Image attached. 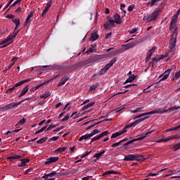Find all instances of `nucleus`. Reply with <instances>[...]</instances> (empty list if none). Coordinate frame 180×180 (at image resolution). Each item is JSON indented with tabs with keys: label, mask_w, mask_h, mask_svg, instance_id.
<instances>
[{
	"label": "nucleus",
	"mask_w": 180,
	"mask_h": 180,
	"mask_svg": "<svg viewBox=\"0 0 180 180\" xmlns=\"http://www.w3.org/2000/svg\"><path fill=\"white\" fill-rule=\"evenodd\" d=\"M144 155L140 154H131L124 156V161H145Z\"/></svg>",
	"instance_id": "nucleus-1"
},
{
	"label": "nucleus",
	"mask_w": 180,
	"mask_h": 180,
	"mask_svg": "<svg viewBox=\"0 0 180 180\" xmlns=\"http://www.w3.org/2000/svg\"><path fill=\"white\" fill-rule=\"evenodd\" d=\"M64 70V68L63 65H44L43 66V70L44 71H50V70H56L59 71V72H61Z\"/></svg>",
	"instance_id": "nucleus-2"
},
{
	"label": "nucleus",
	"mask_w": 180,
	"mask_h": 180,
	"mask_svg": "<svg viewBox=\"0 0 180 180\" xmlns=\"http://www.w3.org/2000/svg\"><path fill=\"white\" fill-rule=\"evenodd\" d=\"M172 71V69H168L166 70L163 75H161L158 79H160L158 82L155 84H160V82H162V81H165V79H167L168 77H169V74H171V72Z\"/></svg>",
	"instance_id": "nucleus-3"
},
{
	"label": "nucleus",
	"mask_w": 180,
	"mask_h": 180,
	"mask_svg": "<svg viewBox=\"0 0 180 180\" xmlns=\"http://www.w3.org/2000/svg\"><path fill=\"white\" fill-rule=\"evenodd\" d=\"M177 37H178V32L176 31V28L173 32L172 34L171 35V39L169 42L170 46H176Z\"/></svg>",
	"instance_id": "nucleus-4"
},
{
	"label": "nucleus",
	"mask_w": 180,
	"mask_h": 180,
	"mask_svg": "<svg viewBox=\"0 0 180 180\" xmlns=\"http://www.w3.org/2000/svg\"><path fill=\"white\" fill-rule=\"evenodd\" d=\"M24 101H21L18 103H11L9 104L6 105L4 107V110H10V109H15V108H18L20 103H23Z\"/></svg>",
	"instance_id": "nucleus-5"
},
{
	"label": "nucleus",
	"mask_w": 180,
	"mask_h": 180,
	"mask_svg": "<svg viewBox=\"0 0 180 180\" xmlns=\"http://www.w3.org/2000/svg\"><path fill=\"white\" fill-rule=\"evenodd\" d=\"M58 160H60L59 157H50L49 158L47 159V161L44 162V165H50V164L57 162Z\"/></svg>",
	"instance_id": "nucleus-6"
},
{
	"label": "nucleus",
	"mask_w": 180,
	"mask_h": 180,
	"mask_svg": "<svg viewBox=\"0 0 180 180\" xmlns=\"http://www.w3.org/2000/svg\"><path fill=\"white\" fill-rule=\"evenodd\" d=\"M70 78H71V75H65L63 77L60 79V82L58 84V86H61L63 85H65V82H67V81H68Z\"/></svg>",
	"instance_id": "nucleus-7"
},
{
	"label": "nucleus",
	"mask_w": 180,
	"mask_h": 180,
	"mask_svg": "<svg viewBox=\"0 0 180 180\" xmlns=\"http://www.w3.org/2000/svg\"><path fill=\"white\" fill-rule=\"evenodd\" d=\"M15 36H18V32L13 31V34L8 35L6 39H4L3 43H6V41H13V39H15Z\"/></svg>",
	"instance_id": "nucleus-8"
},
{
	"label": "nucleus",
	"mask_w": 180,
	"mask_h": 180,
	"mask_svg": "<svg viewBox=\"0 0 180 180\" xmlns=\"http://www.w3.org/2000/svg\"><path fill=\"white\" fill-rule=\"evenodd\" d=\"M158 16H160V10L154 11V12L150 15V19L152 22L157 20Z\"/></svg>",
	"instance_id": "nucleus-9"
},
{
	"label": "nucleus",
	"mask_w": 180,
	"mask_h": 180,
	"mask_svg": "<svg viewBox=\"0 0 180 180\" xmlns=\"http://www.w3.org/2000/svg\"><path fill=\"white\" fill-rule=\"evenodd\" d=\"M33 18V11H30V14L27 15L26 20L24 23V26H29L30 22H32V18Z\"/></svg>",
	"instance_id": "nucleus-10"
},
{
	"label": "nucleus",
	"mask_w": 180,
	"mask_h": 180,
	"mask_svg": "<svg viewBox=\"0 0 180 180\" xmlns=\"http://www.w3.org/2000/svg\"><path fill=\"white\" fill-rule=\"evenodd\" d=\"M20 161H21V163L18 165L19 168H22V167H26V164L28 162H30V159L25 158V159H20Z\"/></svg>",
	"instance_id": "nucleus-11"
},
{
	"label": "nucleus",
	"mask_w": 180,
	"mask_h": 180,
	"mask_svg": "<svg viewBox=\"0 0 180 180\" xmlns=\"http://www.w3.org/2000/svg\"><path fill=\"white\" fill-rule=\"evenodd\" d=\"M109 69L108 68V67L105 65L104 68H103L97 74H95L93 75L94 78H95V77H96V75H103V74H105V72H108V70Z\"/></svg>",
	"instance_id": "nucleus-12"
},
{
	"label": "nucleus",
	"mask_w": 180,
	"mask_h": 180,
	"mask_svg": "<svg viewBox=\"0 0 180 180\" xmlns=\"http://www.w3.org/2000/svg\"><path fill=\"white\" fill-rule=\"evenodd\" d=\"M155 113H157L156 110H153V111H150L149 112H145V113H142L136 117H134V120H136V119H139L140 117H143V116H147V115H155Z\"/></svg>",
	"instance_id": "nucleus-13"
},
{
	"label": "nucleus",
	"mask_w": 180,
	"mask_h": 180,
	"mask_svg": "<svg viewBox=\"0 0 180 180\" xmlns=\"http://www.w3.org/2000/svg\"><path fill=\"white\" fill-rule=\"evenodd\" d=\"M114 22L117 23V25H122V19L120 18V15L117 13L114 14Z\"/></svg>",
	"instance_id": "nucleus-14"
},
{
	"label": "nucleus",
	"mask_w": 180,
	"mask_h": 180,
	"mask_svg": "<svg viewBox=\"0 0 180 180\" xmlns=\"http://www.w3.org/2000/svg\"><path fill=\"white\" fill-rule=\"evenodd\" d=\"M136 44V42L129 43L122 45V47H124V50H129V49H133V47H135Z\"/></svg>",
	"instance_id": "nucleus-15"
},
{
	"label": "nucleus",
	"mask_w": 180,
	"mask_h": 180,
	"mask_svg": "<svg viewBox=\"0 0 180 180\" xmlns=\"http://www.w3.org/2000/svg\"><path fill=\"white\" fill-rule=\"evenodd\" d=\"M27 91H29V85H27L22 89L20 94L18 96V98H22V96H25V94H27Z\"/></svg>",
	"instance_id": "nucleus-16"
},
{
	"label": "nucleus",
	"mask_w": 180,
	"mask_h": 180,
	"mask_svg": "<svg viewBox=\"0 0 180 180\" xmlns=\"http://www.w3.org/2000/svg\"><path fill=\"white\" fill-rule=\"evenodd\" d=\"M144 139H146V136H141V137H139L136 139H134L127 142V144H128V146H129V144H132V143H134L135 141H140V140H144Z\"/></svg>",
	"instance_id": "nucleus-17"
},
{
	"label": "nucleus",
	"mask_w": 180,
	"mask_h": 180,
	"mask_svg": "<svg viewBox=\"0 0 180 180\" xmlns=\"http://www.w3.org/2000/svg\"><path fill=\"white\" fill-rule=\"evenodd\" d=\"M11 43H13V41H9L4 43V40H3L0 41V46H1L0 49H5V47H8V46H9V44H11ZM2 44L4 45L2 46Z\"/></svg>",
	"instance_id": "nucleus-18"
},
{
	"label": "nucleus",
	"mask_w": 180,
	"mask_h": 180,
	"mask_svg": "<svg viewBox=\"0 0 180 180\" xmlns=\"http://www.w3.org/2000/svg\"><path fill=\"white\" fill-rule=\"evenodd\" d=\"M146 119H148V117H144L143 118H140L139 120H136V121H134L132 123V126H137V124H139V123H140L141 122H144V120H146Z\"/></svg>",
	"instance_id": "nucleus-19"
},
{
	"label": "nucleus",
	"mask_w": 180,
	"mask_h": 180,
	"mask_svg": "<svg viewBox=\"0 0 180 180\" xmlns=\"http://www.w3.org/2000/svg\"><path fill=\"white\" fill-rule=\"evenodd\" d=\"M175 47L176 46L174 45H169V54H171V56H174V54H175Z\"/></svg>",
	"instance_id": "nucleus-20"
},
{
	"label": "nucleus",
	"mask_w": 180,
	"mask_h": 180,
	"mask_svg": "<svg viewBox=\"0 0 180 180\" xmlns=\"http://www.w3.org/2000/svg\"><path fill=\"white\" fill-rule=\"evenodd\" d=\"M18 86H20L19 83H16L13 87L6 90V94H11L13 91H15L18 88Z\"/></svg>",
	"instance_id": "nucleus-21"
},
{
	"label": "nucleus",
	"mask_w": 180,
	"mask_h": 180,
	"mask_svg": "<svg viewBox=\"0 0 180 180\" xmlns=\"http://www.w3.org/2000/svg\"><path fill=\"white\" fill-rule=\"evenodd\" d=\"M155 47L153 46L151 49H150L146 54V58H151V56H153V54L154 53V52L155 51Z\"/></svg>",
	"instance_id": "nucleus-22"
},
{
	"label": "nucleus",
	"mask_w": 180,
	"mask_h": 180,
	"mask_svg": "<svg viewBox=\"0 0 180 180\" xmlns=\"http://www.w3.org/2000/svg\"><path fill=\"white\" fill-rule=\"evenodd\" d=\"M54 175H57V172H52L51 173H49L48 174H44V176H42L44 179H49V178H51L54 176Z\"/></svg>",
	"instance_id": "nucleus-23"
},
{
	"label": "nucleus",
	"mask_w": 180,
	"mask_h": 180,
	"mask_svg": "<svg viewBox=\"0 0 180 180\" xmlns=\"http://www.w3.org/2000/svg\"><path fill=\"white\" fill-rule=\"evenodd\" d=\"M136 79V75H131L128 79L124 82V84H129V82H133Z\"/></svg>",
	"instance_id": "nucleus-24"
},
{
	"label": "nucleus",
	"mask_w": 180,
	"mask_h": 180,
	"mask_svg": "<svg viewBox=\"0 0 180 180\" xmlns=\"http://www.w3.org/2000/svg\"><path fill=\"white\" fill-rule=\"evenodd\" d=\"M23 156L19 155H14L7 158V160H20Z\"/></svg>",
	"instance_id": "nucleus-25"
},
{
	"label": "nucleus",
	"mask_w": 180,
	"mask_h": 180,
	"mask_svg": "<svg viewBox=\"0 0 180 180\" xmlns=\"http://www.w3.org/2000/svg\"><path fill=\"white\" fill-rule=\"evenodd\" d=\"M116 61H117V57L113 58L112 60H111L110 63L106 64L105 65L108 69H110V67H112V65H113V64H115Z\"/></svg>",
	"instance_id": "nucleus-26"
},
{
	"label": "nucleus",
	"mask_w": 180,
	"mask_h": 180,
	"mask_svg": "<svg viewBox=\"0 0 180 180\" xmlns=\"http://www.w3.org/2000/svg\"><path fill=\"white\" fill-rule=\"evenodd\" d=\"M98 39H99V35L96 32L91 34L90 37V40H91V41H95V40H98Z\"/></svg>",
	"instance_id": "nucleus-27"
},
{
	"label": "nucleus",
	"mask_w": 180,
	"mask_h": 180,
	"mask_svg": "<svg viewBox=\"0 0 180 180\" xmlns=\"http://www.w3.org/2000/svg\"><path fill=\"white\" fill-rule=\"evenodd\" d=\"M90 137H92L91 134H86L79 139V141H82V140H89Z\"/></svg>",
	"instance_id": "nucleus-28"
},
{
	"label": "nucleus",
	"mask_w": 180,
	"mask_h": 180,
	"mask_svg": "<svg viewBox=\"0 0 180 180\" xmlns=\"http://www.w3.org/2000/svg\"><path fill=\"white\" fill-rule=\"evenodd\" d=\"M20 131V129H15L13 131H8L6 134H4L5 137H11V135L8 136V134H12V133H18Z\"/></svg>",
	"instance_id": "nucleus-29"
},
{
	"label": "nucleus",
	"mask_w": 180,
	"mask_h": 180,
	"mask_svg": "<svg viewBox=\"0 0 180 180\" xmlns=\"http://www.w3.org/2000/svg\"><path fill=\"white\" fill-rule=\"evenodd\" d=\"M65 150H67V146H65L63 148H58L54 151V153H56V154H60V153H64Z\"/></svg>",
	"instance_id": "nucleus-30"
},
{
	"label": "nucleus",
	"mask_w": 180,
	"mask_h": 180,
	"mask_svg": "<svg viewBox=\"0 0 180 180\" xmlns=\"http://www.w3.org/2000/svg\"><path fill=\"white\" fill-rule=\"evenodd\" d=\"M157 2H160V0H152L150 2H148L147 4V6H150V8H152V6H153L154 5H158V4H157Z\"/></svg>",
	"instance_id": "nucleus-31"
},
{
	"label": "nucleus",
	"mask_w": 180,
	"mask_h": 180,
	"mask_svg": "<svg viewBox=\"0 0 180 180\" xmlns=\"http://www.w3.org/2000/svg\"><path fill=\"white\" fill-rule=\"evenodd\" d=\"M95 105V102L89 103L87 105H84L82 110H86V109H89V108H91V106H94Z\"/></svg>",
	"instance_id": "nucleus-32"
},
{
	"label": "nucleus",
	"mask_w": 180,
	"mask_h": 180,
	"mask_svg": "<svg viewBox=\"0 0 180 180\" xmlns=\"http://www.w3.org/2000/svg\"><path fill=\"white\" fill-rule=\"evenodd\" d=\"M156 110V113L157 114H161V115H163V113H167L168 112V110H162V108H158V110Z\"/></svg>",
	"instance_id": "nucleus-33"
},
{
	"label": "nucleus",
	"mask_w": 180,
	"mask_h": 180,
	"mask_svg": "<svg viewBox=\"0 0 180 180\" xmlns=\"http://www.w3.org/2000/svg\"><path fill=\"white\" fill-rule=\"evenodd\" d=\"M169 140H172V138H167V139H161L158 141H156V143H167V141H169Z\"/></svg>",
	"instance_id": "nucleus-34"
},
{
	"label": "nucleus",
	"mask_w": 180,
	"mask_h": 180,
	"mask_svg": "<svg viewBox=\"0 0 180 180\" xmlns=\"http://www.w3.org/2000/svg\"><path fill=\"white\" fill-rule=\"evenodd\" d=\"M96 45L92 44L91 47L89 49V50L86 51V53H94V51L96 50Z\"/></svg>",
	"instance_id": "nucleus-35"
},
{
	"label": "nucleus",
	"mask_w": 180,
	"mask_h": 180,
	"mask_svg": "<svg viewBox=\"0 0 180 180\" xmlns=\"http://www.w3.org/2000/svg\"><path fill=\"white\" fill-rule=\"evenodd\" d=\"M107 18L108 19V22L110 26L111 27H115V21L113 20V19H111L110 17H108Z\"/></svg>",
	"instance_id": "nucleus-36"
},
{
	"label": "nucleus",
	"mask_w": 180,
	"mask_h": 180,
	"mask_svg": "<svg viewBox=\"0 0 180 180\" xmlns=\"http://www.w3.org/2000/svg\"><path fill=\"white\" fill-rule=\"evenodd\" d=\"M105 151L103 150L102 152H100L98 153H96L94 155V156L96 158V160H99V158H101L102 157V155H103V154H105Z\"/></svg>",
	"instance_id": "nucleus-37"
},
{
	"label": "nucleus",
	"mask_w": 180,
	"mask_h": 180,
	"mask_svg": "<svg viewBox=\"0 0 180 180\" xmlns=\"http://www.w3.org/2000/svg\"><path fill=\"white\" fill-rule=\"evenodd\" d=\"M180 129V124L177 127H172V128H170L169 129H166V132H168V131H178Z\"/></svg>",
	"instance_id": "nucleus-38"
},
{
	"label": "nucleus",
	"mask_w": 180,
	"mask_h": 180,
	"mask_svg": "<svg viewBox=\"0 0 180 180\" xmlns=\"http://www.w3.org/2000/svg\"><path fill=\"white\" fill-rule=\"evenodd\" d=\"M51 95V94H50V92H45L40 96V98H42L43 99H46V98H49V96H50Z\"/></svg>",
	"instance_id": "nucleus-39"
},
{
	"label": "nucleus",
	"mask_w": 180,
	"mask_h": 180,
	"mask_svg": "<svg viewBox=\"0 0 180 180\" xmlns=\"http://www.w3.org/2000/svg\"><path fill=\"white\" fill-rule=\"evenodd\" d=\"M25 123H26V119L25 118H22V120H20L15 126H23V124H25Z\"/></svg>",
	"instance_id": "nucleus-40"
},
{
	"label": "nucleus",
	"mask_w": 180,
	"mask_h": 180,
	"mask_svg": "<svg viewBox=\"0 0 180 180\" xmlns=\"http://www.w3.org/2000/svg\"><path fill=\"white\" fill-rule=\"evenodd\" d=\"M49 139V138H47V137H44V138H42V139L38 140V141H37V144H43V143H46V141H47V139Z\"/></svg>",
	"instance_id": "nucleus-41"
},
{
	"label": "nucleus",
	"mask_w": 180,
	"mask_h": 180,
	"mask_svg": "<svg viewBox=\"0 0 180 180\" xmlns=\"http://www.w3.org/2000/svg\"><path fill=\"white\" fill-rule=\"evenodd\" d=\"M178 109H180V106H174L167 109V112H174V110H178Z\"/></svg>",
	"instance_id": "nucleus-42"
},
{
	"label": "nucleus",
	"mask_w": 180,
	"mask_h": 180,
	"mask_svg": "<svg viewBox=\"0 0 180 180\" xmlns=\"http://www.w3.org/2000/svg\"><path fill=\"white\" fill-rule=\"evenodd\" d=\"M119 136H122V132H120V131L112 134L111 139H116V137H119Z\"/></svg>",
	"instance_id": "nucleus-43"
},
{
	"label": "nucleus",
	"mask_w": 180,
	"mask_h": 180,
	"mask_svg": "<svg viewBox=\"0 0 180 180\" xmlns=\"http://www.w3.org/2000/svg\"><path fill=\"white\" fill-rule=\"evenodd\" d=\"M30 81H32V78H27L26 79L22 80L20 82H18L20 86V85H23V84L26 83V82H30Z\"/></svg>",
	"instance_id": "nucleus-44"
},
{
	"label": "nucleus",
	"mask_w": 180,
	"mask_h": 180,
	"mask_svg": "<svg viewBox=\"0 0 180 180\" xmlns=\"http://www.w3.org/2000/svg\"><path fill=\"white\" fill-rule=\"evenodd\" d=\"M112 174H114V175H117V172L107 171V172H104L103 175H112Z\"/></svg>",
	"instance_id": "nucleus-45"
},
{
	"label": "nucleus",
	"mask_w": 180,
	"mask_h": 180,
	"mask_svg": "<svg viewBox=\"0 0 180 180\" xmlns=\"http://www.w3.org/2000/svg\"><path fill=\"white\" fill-rule=\"evenodd\" d=\"M52 4H53V0H49V1L47 2L45 8L49 11V10L50 9V8H51Z\"/></svg>",
	"instance_id": "nucleus-46"
},
{
	"label": "nucleus",
	"mask_w": 180,
	"mask_h": 180,
	"mask_svg": "<svg viewBox=\"0 0 180 180\" xmlns=\"http://www.w3.org/2000/svg\"><path fill=\"white\" fill-rule=\"evenodd\" d=\"M143 20H147V22H152L151 15L147 14L143 17Z\"/></svg>",
	"instance_id": "nucleus-47"
},
{
	"label": "nucleus",
	"mask_w": 180,
	"mask_h": 180,
	"mask_svg": "<svg viewBox=\"0 0 180 180\" xmlns=\"http://www.w3.org/2000/svg\"><path fill=\"white\" fill-rule=\"evenodd\" d=\"M98 86H99V83H96L95 84H92L90 86V89H91V91H95V89H96L98 88Z\"/></svg>",
	"instance_id": "nucleus-48"
},
{
	"label": "nucleus",
	"mask_w": 180,
	"mask_h": 180,
	"mask_svg": "<svg viewBox=\"0 0 180 180\" xmlns=\"http://www.w3.org/2000/svg\"><path fill=\"white\" fill-rule=\"evenodd\" d=\"M13 22L15 23V26L20 25V20H19V18H15V19L13 20Z\"/></svg>",
	"instance_id": "nucleus-49"
},
{
	"label": "nucleus",
	"mask_w": 180,
	"mask_h": 180,
	"mask_svg": "<svg viewBox=\"0 0 180 180\" xmlns=\"http://www.w3.org/2000/svg\"><path fill=\"white\" fill-rule=\"evenodd\" d=\"M46 129H47V125L45 126V127H43L41 129L37 131L34 133V134H39V133H43V131H44V130H46Z\"/></svg>",
	"instance_id": "nucleus-50"
},
{
	"label": "nucleus",
	"mask_w": 180,
	"mask_h": 180,
	"mask_svg": "<svg viewBox=\"0 0 180 180\" xmlns=\"http://www.w3.org/2000/svg\"><path fill=\"white\" fill-rule=\"evenodd\" d=\"M109 134V131H105L100 134L98 136H100V139H102V137H105V136H108Z\"/></svg>",
	"instance_id": "nucleus-51"
},
{
	"label": "nucleus",
	"mask_w": 180,
	"mask_h": 180,
	"mask_svg": "<svg viewBox=\"0 0 180 180\" xmlns=\"http://www.w3.org/2000/svg\"><path fill=\"white\" fill-rule=\"evenodd\" d=\"M98 133H101V130L99 129H94L92 133H90V135L91 136V137H94V136H95V134H98Z\"/></svg>",
	"instance_id": "nucleus-52"
},
{
	"label": "nucleus",
	"mask_w": 180,
	"mask_h": 180,
	"mask_svg": "<svg viewBox=\"0 0 180 180\" xmlns=\"http://www.w3.org/2000/svg\"><path fill=\"white\" fill-rule=\"evenodd\" d=\"M40 86H43V84H39L38 86H35L32 87L30 91L32 92L33 91H37V89H39V88H40Z\"/></svg>",
	"instance_id": "nucleus-53"
},
{
	"label": "nucleus",
	"mask_w": 180,
	"mask_h": 180,
	"mask_svg": "<svg viewBox=\"0 0 180 180\" xmlns=\"http://www.w3.org/2000/svg\"><path fill=\"white\" fill-rule=\"evenodd\" d=\"M101 139V136L98 135L97 136L94 137L91 141H90L89 144H92L94 141H96L97 140H99Z\"/></svg>",
	"instance_id": "nucleus-54"
},
{
	"label": "nucleus",
	"mask_w": 180,
	"mask_h": 180,
	"mask_svg": "<svg viewBox=\"0 0 180 180\" xmlns=\"http://www.w3.org/2000/svg\"><path fill=\"white\" fill-rule=\"evenodd\" d=\"M153 131H154V130H152V131H149L146 133H143L142 135H141V137H147V136H148V134H151L153 133Z\"/></svg>",
	"instance_id": "nucleus-55"
},
{
	"label": "nucleus",
	"mask_w": 180,
	"mask_h": 180,
	"mask_svg": "<svg viewBox=\"0 0 180 180\" xmlns=\"http://www.w3.org/2000/svg\"><path fill=\"white\" fill-rule=\"evenodd\" d=\"M176 23V21L175 20H172V21L170 22V29H172V28L174 29Z\"/></svg>",
	"instance_id": "nucleus-56"
},
{
	"label": "nucleus",
	"mask_w": 180,
	"mask_h": 180,
	"mask_svg": "<svg viewBox=\"0 0 180 180\" xmlns=\"http://www.w3.org/2000/svg\"><path fill=\"white\" fill-rule=\"evenodd\" d=\"M103 27L105 30H108V29H110L112 27L110 25L109 22H105L103 25Z\"/></svg>",
	"instance_id": "nucleus-57"
},
{
	"label": "nucleus",
	"mask_w": 180,
	"mask_h": 180,
	"mask_svg": "<svg viewBox=\"0 0 180 180\" xmlns=\"http://www.w3.org/2000/svg\"><path fill=\"white\" fill-rule=\"evenodd\" d=\"M22 2V0H16L11 6L10 8H13V6H16L18 4H20Z\"/></svg>",
	"instance_id": "nucleus-58"
},
{
	"label": "nucleus",
	"mask_w": 180,
	"mask_h": 180,
	"mask_svg": "<svg viewBox=\"0 0 180 180\" xmlns=\"http://www.w3.org/2000/svg\"><path fill=\"white\" fill-rule=\"evenodd\" d=\"M49 12V10L47 8H44L42 14H41V18H45L46 17V14Z\"/></svg>",
	"instance_id": "nucleus-59"
},
{
	"label": "nucleus",
	"mask_w": 180,
	"mask_h": 180,
	"mask_svg": "<svg viewBox=\"0 0 180 180\" xmlns=\"http://www.w3.org/2000/svg\"><path fill=\"white\" fill-rule=\"evenodd\" d=\"M129 90H125L124 91H121V92L116 93L112 96H116V95H121V94H126V93L129 92Z\"/></svg>",
	"instance_id": "nucleus-60"
},
{
	"label": "nucleus",
	"mask_w": 180,
	"mask_h": 180,
	"mask_svg": "<svg viewBox=\"0 0 180 180\" xmlns=\"http://www.w3.org/2000/svg\"><path fill=\"white\" fill-rule=\"evenodd\" d=\"M58 139H59L58 136H53L52 138H50L49 139V141H57Z\"/></svg>",
	"instance_id": "nucleus-61"
},
{
	"label": "nucleus",
	"mask_w": 180,
	"mask_h": 180,
	"mask_svg": "<svg viewBox=\"0 0 180 180\" xmlns=\"http://www.w3.org/2000/svg\"><path fill=\"white\" fill-rule=\"evenodd\" d=\"M55 127H57V125L52 124L46 129V131H49V130H51V129H54Z\"/></svg>",
	"instance_id": "nucleus-62"
},
{
	"label": "nucleus",
	"mask_w": 180,
	"mask_h": 180,
	"mask_svg": "<svg viewBox=\"0 0 180 180\" xmlns=\"http://www.w3.org/2000/svg\"><path fill=\"white\" fill-rule=\"evenodd\" d=\"M68 119H70V115H65V116L64 117V118H63V119L61 120V122H67V120H68Z\"/></svg>",
	"instance_id": "nucleus-63"
},
{
	"label": "nucleus",
	"mask_w": 180,
	"mask_h": 180,
	"mask_svg": "<svg viewBox=\"0 0 180 180\" xmlns=\"http://www.w3.org/2000/svg\"><path fill=\"white\" fill-rule=\"evenodd\" d=\"M134 5H131V6H129V7H128V11L129 12H131V11H133V9H134Z\"/></svg>",
	"instance_id": "nucleus-64"
}]
</instances>
